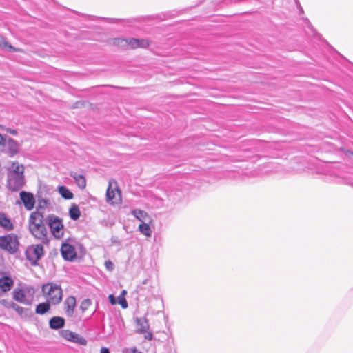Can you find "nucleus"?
<instances>
[{
	"mask_svg": "<svg viewBox=\"0 0 353 353\" xmlns=\"http://www.w3.org/2000/svg\"><path fill=\"white\" fill-rule=\"evenodd\" d=\"M101 353H110V350H109L108 348H107V347H102L101 349Z\"/></svg>",
	"mask_w": 353,
	"mask_h": 353,
	"instance_id": "39",
	"label": "nucleus"
},
{
	"mask_svg": "<svg viewBox=\"0 0 353 353\" xmlns=\"http://www.w3.org/2000/svg\"><path fill=\"white\" fill-rule=\"evenodd\" d=\"M0 227L6 231H12L14 229L10 219L3 212H0Z\"/></svg>",
	"mask_w": 353,
	"mask_h": 353,
	"instance_id": "11",
	"label": "nucleus"
},
{
	"mask_svg": "<svg viewBox=\"0 0 353 353\" xmlns=\"http://www.w3.org/2000/svg\"><path fill=\"white\" fill-rule=\"evenodd\" d=\"M0 47L4 49H6L10 52H21V50L19 48H16L12 46L11 44L8 43L6 39L0 35Z\"/></svg>",
	"mask_w": 353,
	"mask_h": 353,
	"instance_id": "22",
	"label": "nucleus"
},
{
	"mask_svg": "<svg viewBox=\"0 0 353 353\" xmlns=\"http://www.w3.org/2000/svg\"><path fill=\"white\" fill-rule=\"evenodd\" d=\"M12 309L22 317H30L32 315L30 309L22 307L16 303L12 306Z\"/></svg>",
	"mask_w": 353,
	"mask_h": 353,
	"instance_id": "18",
	"label": "nucleus"
},
{
	"mask_svg": "<svg viewBox=\"0 0 353 353\" xmlns=\"http://www.w3.org/2000/svg\"><path fill=\"white\" fill-rule=\"evenodd\" d=\"M149 46V42L145 39H139V47L145 48Z\"/></svg>",
	"mask_w": 353,
	"mask_h": 353,
	"instance_id": "35",
	"label": "nucleus"
},
{
	"mask_svg": "<svg viewBox=\"0 0 353 353\" xmlns=\"http://www.w3.org/2000/svg\"><path fill=\"white\" fill-rule=\"evenodd\" d=\"M132 214L139 221L145 222L148 218V214L146 212L140 209H134L132 211Z\"/></svg>",
	"mask_w": 353,
	"mask_h": 353,
	"instance_id": "20",
	"label": "nucleus"
},
{
	"mask_svg": "<svg viewBox=\"0 0 353 353\" xmlns=\"http://www.w3.org/2000/svg\"><path fill=\"white\" fill-rule=\"evenodd\" d=\"M25 254L30 264L36 266L38 265V261L44 255L43 245L41 244L32 245L26 249Z\"/></svg>",
	"mask_w": 353,
	"mask_h": 353,
	"instance_id": "7",
	"label": "nucleus"
},
{
	"mask_svg": "<svg viewBox=\"0 0 353 353\" xmlns=\"http://www.w3.org/2000/svg\"><path fill=\"white\" fill-rule=\"evenodd\" d=\"M139 39L135 38H131L128 39V46H130L132 48H135L139 47Z\"/></svg>",
	"mask_w": 353,
	"mask_h": 353,
	"instance_id": "29",
	"label": "nucleus"
},
{
	"mask_svg": "<svg viewBox=\"0 0 353 353\" xmlns=\"http://www.w3.org/2000/svg\"><path fill=\"white\" fill-rule=\"evenodd\" d=\"M116 191L118 192L119 194H120V190L118 188L116 189Z\"/></svg>",
	"mask_w": 353,
	"mask_h": 353,
	"instance_id": "41",
	"label": "nucleus"
},
{
	"mask_svg": "<svg viewBox=\"0 0 353 353\" xmlns=\"http://www.w3.org/2000/svg\"><path fill=\"white\" fill-rule=\"evenodd\" d=\"M46 221L48 225L52 234L56 239H60L63 236V224L62 220L54 214L48 215Z\"/></svg>",
	"mask_w": 353,
	"mask_h": 353,
	"instance_id": "6",
	"label": "nucleus"
},
{
	"mask_svg": "<svg viewBox=\"0 0 353 353\" xmlns=\"http://www.w3.org/2000/svg\"><path fill=\"white\" fill-rule=\"evenodd\" d=\"M29 230L31 234L42 243H48V231L43 223V216L39 211L30 214L29 221Z\"/></svg>",
	"mask_w": 353,
	"mask_h": 353,
	"instance_id": "1",
	"label": "nucleus"
},
{
	"mask_svg": "<svg viewBox=\"0 0 353 353\" xmlns=\"http://www.w3.org/2000/svg\"><path fill=\"white\" fill-rule=\"evenodd\" d=\"M0 304L2 305L3 306H4L6 308H8V309L12 308V306L14 305V303L12 302V301H8L5 299H1V300H0Z\"/></svg>",
	"mask_w": 353,
	"mask_h": 353,
	"instance_id": "32",
	"label": "nucleus"
},
{
	"mask_svg": "<svg viewBox=\"0 0 353 353\" xmlns=\"http://www.w3.org/2000/svg\"><path fill=\"white\" fill-rule=\"evenodd\" d=\"M108 299L112 305H115L117 303L116 299L113 294L109 295Z\"/></svg>",
	"mask_w": 353,
	"mask_h": 353,
	"instance_id": "36",
	"label": "nucleus"
},
{
	"mask_svg": "<svg viewBox=\"0 0 353 353\" xmlns=\"http://www.w3.org/2000/svg\"><path fill=\"white\" fill-rule=\"evenodd\" d=\"M50 304L51 303L49 301H46V302H43V303L38 304L37 305L36 310H35L36 314H41V315L45 314L46 313H47L50 310Z\"/></svg>",
	"mask_w": 353,
	"mask_h": 353,
	"instance_id": "17",
	"label": "nucleus"
},
{
	"mask_svg": "<svg viewBox=\"0 0 353 353\" xmlns=\"http://www.w3.org/2000/svg\"><path fill=\"white\" fill-rule=\"evenodd\" d=\"M139 230L146 236H150L152 235V230L150 225L145 222H143L139 225Z\"/></svg>",
	"mask_w": 353,
	"mask_h": 353,
	"instance_id": "24",
	"label": "nucleus"
},
{
	"mask_svg": "<svg viewBox=\"0 0 353 353\" xmlns=\"http://www.w3.org/2000/svg\"><path fill=\"white\" fill-rule=\"evenodd\" d=\"M13 299L17 302L23 304L29 305L30 302L26 299V295L21 289H14L13 292Z\"/></svg>",
	"mask_w": 353,
	"mask_h": 353,
	"instance_id": "15",
	"label": "nucleus"
},
{
	"mask_svg": "<svg viewBox=\"0 0 353 353\" xmlns=\"http://www.w3.org/2000/svg\"><path fill=\"white\" fill-rule=\"evenodd\" d=\"M19 196L26 210H31L34 208L35 199L33 194L29 192L21 191Z\"/></svg>",
	"mask_w": 353,
	"mask_h": 353,
	"instance_id": "8",
	"label": "nucleus"
},
{
	"mask_svg": "<svg viewBox=\"0 0 353 353\" xmlns=\"http://www.w3.org/2000/svg\"><path fill=\"white\" fill-rule=\"evenodd\" d=\"M8 133L11 134H13V135H17V132L16 130H14V129H11V128H8L7 130H6Z\"/></svg>",
	"mask_w": 353,
	"mask_h": 353,
	"instance_id": "38",
	"label": "nucleus"
},
{
	"mask_svg": "<svg viewBox=\"0 0 353 353\" xmlns=\"http://www.w3.org/2000/svg\"><path fill=\"white\" fill-rule=\"evenodd\" d=\"M105 268L109 271L113 270V269L114 268L113 263L110 260L106 261L105 262Z\"/></svg>",
	"mask_w": 353,
	"mask_h": 353,
	"instance_id": "34",
	"label": "nucleus"
},
{
	"mask_svg": "<svg viewBox=\"0 0 353 353\" xmlns=\"http://www.w3.org/2000/svg\"><path fill=\"white\" fill-rule=\"evenodd\" d=\"M0 152L13 157L19 152V145L12 138L0 134Z\"/></svg>",
	"mask_w": 353,
	"mask_h": 353,
	"instance_id": "4",
	"label": "nucleus"
},
{
	"mask_svg": "<svg viewBox=\"0 0 353 353\" xmlns=\"http://www.w3.org/2000/svg\"><path fill=\"white\" fill-rule=\"evenodd\" d=\"M61 253L65 260L70 261L74 260L77 256L74 248L68 243L63 244L61 248Z\"/></svg>",
	"mask_w": 353,
	"mask_h": 353,
	"instance_id": "9",
	"label": "nucleus"
},
{
	"mask_svg": "<svg viewBox=\"0 0 353 353\" xmlns=\"http://www.w3.org/2000/svg\"><path fill=\"white\" fill-rule=\"evenodd\" d=\"M296 1H297L298 0H295Z\"/></svg>",
	"mask_w": 353,
	"mask_h": 353,
	"instance_id": "43",
	"label": "nucleus"
},
{
	"mask_svg": "<svg viewBox=\"0 0 353 353\" xmlns=\"http://www.w3.org/2000/svg\"><path fill=\"white\" fill-rule=\"evenodd\" d=\"M136 323L139 327L140 333H145L149 330V324L145 318H137Z\"/></svg>",
	"mask_w": 353,
	"mask_h": 353,
	"instance_id": "19",
	"label": "nucleus"
},
{
	"mask_svg": "<svg viewBox=\"0 0 353 353\" xmlns=\"http://www.w3.org/2000/svg\"><path fill=\"white\" fill-rule=\"evenodd\" d=\"M152 337H153V335H152V332H148V331H147V332H145V334L144 336L145 339L151 341L152 339Z\"/></svg>",
	"mask_w": 353,
	"mask_h": 353,
	"instance_id": "37",
	"label": "nucleus"
},
{
	"mask_svg": "<svg viewBox=\"0 0 353 353\" xmlns=\"http://www.w3.org/2000/svg\"><path fill=\"white\" fill-rule=\"evenodd\" d=\"M49 204V201L46 199H38V208H46Z\"/></svg>",
	"mask_w": 353,
	"mask_h": 353,
	"instance_id": "30",
	"label": "nucleus"
},
{
	"mask_svg": "<svg viewBox=\"0 0 353 353\" xmlns=\"http://www.w3.org/2000/svg\"><path fill=\"white\" fill-rule=\"evenodd\" d=\"M13 285L14 281L10 276H3L0 279V288L4 292L10 290Z\"/></svg>",
	"mask_w": 353,
	"mask_h": 353,
	"instance_id": "13",
	"label": "nucleus"
},
{
	"mask_svg": "<svg viewBox=\"0 0 353 353\" xmlns=\"http://www.w3.org/2000/svg\"><path fill=\"white\" fill-rule=\"evenodd\" d=\"M65 314L68 317H72L76 307V299L73 296H70L64 301Z\"/></svg>",
	"mask_w": 353,
	"mask_h": 353,
	"instance_id": "10",
	"label": "nucleus"
},
{
	"mask_svg": "<svg viewBox=\"0 0 353 353\" xmlns=\"http://www.w3.org/2000/svg\"><path fill=\"white\" fill-rule=\"evenodd\" d=\"M19 246V238L15 234L10 233L0 236V249L10 254H14L18 252Z\"/></svg>",
	"mask_w": 353,
	"mask_h": 353,
	"instance_id": "5",
	"label": "nucleus"
},
{
	"mask_svg": "<svg viewBox=\"0 0 353 353\" xmlns=\"http://www.w3.org/2000/svg\"><path fill=\"white\" fill-rule=\"evenodd\" d=\"M148 281L149 280L146 279L142 282L141 285L137 286L136 290L140 296L148 297L152 293L150 288L146 289V288L143 287V285L148 283Z\"/></svg>",
	"mask_w": 353,
	"mask_h": 353,
	"instance_id": "16",
	"label": "nucleus"
},
{
	"mask_svg": "<svg viewBox=\"0 0 353 353\" xmlns=\"http://www.w3.org/2000/svg\"><path fill=\"white\" fill-rule=\"evenodd\" d=\"M125 293H126V291H125V290H123V291L122 292V295H123V294H125Z\"/></svg>",
	"mask_w": 353,
	"mask_h": 353,
	"instance_id": "40",
	"label": "nucleus"
},
{
	"mask_svg": "<svg viewBox=\"0 0 353 353\" xmlns=\"http://www.w3.org/2000/svg\"><path fill=\"white\" fill-rule=\"evenodd\" d=\"M72 342L76 343L81 345H85L87 344L86 339L77 333L74 334Z\"/></svg>",
	"mask_w": 353,
	"mask_h": 353,
	"instance_id": "27",
	"label": "nucleus"
},
{
	"mask_svg": "<svg viewBox=\"0 0 353 353\" xmlns=\"http://www.w3.org/2000/svg\"><path fill=\"white\" fill-rule=\"evenodd\" d=\"M65 321L61 316H53L49 320V327L52 330H59L65 326Z\"/></svg>",
	"mask_w": 353,
	"mask_h": 353,
	"instance_id": "12",
	"label": "nucleus"
},
{
	"mask_svg": "<svg viewBox=\"0 0 353 353\" xmlns=\"http://www.w3.org/2000/svg\"><path fill=\"white\" fill-rule=\"evenodd\" d=\"M112 21L116 20L115 19H111Z\"/></svg>",
	"mask_w": 353,
	"mask_h": 353,
	"instance_id": "42",
	"label": "nucleus"
},
{
	"mask_svg": "<svg viewBox=\"0 0 353 353\" xmlns=\"http://www.w3.org/2000/svg\"><path fill=\"white\" fill-rule=\"evenodd\" d=\"M25 185L24 167L18 162H13L7 175V186L12 192H17Z\"/></svg>",
	"mask_w": 353,
	"mask_h": 353,
	"instance_id": "2",
	"label": "nucleus"
},
{
	"mask_svg": "<svg viewBox=\"0 0 353 353\" xmlns=\"http://www.w3.org/2000/svg\"><path fill=\"white\" fill-rule=\"evenodd\" d=\"M115 198V191L112 189H111V183H109V187L106 192V201L108 202H112L113 203L114 202L112 200Z\"/></svg>",
	"mask_w": 353,
	"mask_h": 353,
	"instance_id": "26",
	"label": "nucleus"
},
{
	"mask_svg": "<svg viewBox=\"0 0 353 353\" xmlns=\"http://www.w3.org/2000/svg\"><path fill=\"white\" fill-rule=\"evenodd\" d=\"M59 333L63 338L69 341H72L75 334V332H73L69 330H62Z\"/></svg>",
	"mask_w": 353,
	"mask_h": 353,
	"instance_id": "25",
	"label": "nucleus"
},
{
	"mask_svg": "<svg viewBox=\"0 0 353 353\" xmlns=\"http://www.w3.org/2000/svg\"><path fill=\"white\" fill-rule=\"evenodd\" d=\"M69 216L72 220H78L81 216L79 208L76 204H72L69 210Z\"/></svg>",
	"mask_w": 353,
	"mask_h": 353,
	"instance_id": "21",
	"label": "nucleus"
},
{
	"mask_svg": "<svg viewBox=\"0 0 353 353\" xmlns=\"http://www.w3.org/2000/svg\"><path fill=\"white\" fill-rule=\"evenodd\" d=\"M118 299H119L118 302L121 305L122 308L125 309L128 307V305L127 301L122 295H120L118 297Z\"/></svg>",
	"mask_w": 353,
	"mask_h": 353,
	"instance_id": "33",
	"label": "nucleus"
},
{
	"mask_svg": "<svg viewBox=\"0 0 353 353\" xmlns=\"http://www.w3.org/2000/svg\"><path fill=\"white\" fill-rule=\"evenodd\" d=\"M59 193L65 199H72L74 196L73 193L65 186L61 185L59 187Z\"/></svg>",
	"mask_w": 353,
	"mask_h": 353,
	"instance_id": "23",
	"label": "nucleus"
},
{
	"mask_svg": "<svg viewBox=\"0 0 353 353\" xmlns=\"http://www.w3.org/2000/svg\"><path fill=\"white\" fill-rule=\"evenodd\" d=\"M41 291L46 296V301L52 305H58L61 302L63 290L59 285L47 283L42 285Z\"/></svg>",
	"mask_w": 353,
	"mask_h": 353,
	"instance_id": "3",
	"label": "nucleus"
},
{
	"mask_svg": "<svg viewBox=\"0 0 353 353\" xmlns=\"http://www.w3.org/2000/svg\"><path fill=\"white\" fill-rule=\"evenodd\" d=\"M70 176L74 179L79 188L84 189L85 188L86 180L83 174L78 173L77 172H70Z\"/></svg>",
	"mask_w": 353,
	"mask_h": 353,
	"instance_id": "14",
	"label": "nucleus"
},
{
	"mask_svg": "<svg viewBox=\"0 0 353 353\" xmlns=\"http://www.w3.org/2000/svg\"><path fill=\"white\" fill-rule=\"evenodd\" d=\"M113 45L120 47H125L128 46V39L117 38L113 41Z\"/></svg>",
	"mask_w": 353,
	"mask_h": 353,
	"instance_id": "28",
	"label": "nucleus"
},
{
	"mask_svg": "<svg viewBox=\"0 0 353 353\" xmlns=\"http://www.w3.org/2000/svg\"><path fill=\"white\" fill-rule=\"evenodd\" d=\"M90 305L91 301L90 299H84L81 303L80 309L82 312H85Z\"/></svg>",
	"mask_w": 353,
	"mask_h": 353,
	"instance_id": "31",
	"label": "nucleus"
}]
</instances>
